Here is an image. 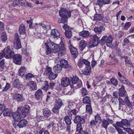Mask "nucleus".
I'll list each match as a JSON object with an SVG mask.
<instances>
[{
  "label": "nucleus",
  "mask_w": 134,
  "mask_h": 134,
  "mask_svg": "<svg viewBox=\"0 0 134 134\" xmlns=\"http://www.w3.org/2000/svg\"><path fill=\"white\" fill-rule=\"evenodd\" d=\"M30 107L28 105L25 106L23 108L22 107H18V111H19L23 118L27 116L29 114Z\"/></svg>",
  "instance_id": "obj_1"
},
{
  "label": "nucleus",
  "mask_w": 134,
  "mask_h": 134,
  "mask_svg": "<svg viewBox=\"0 0 134 134\" xmlns=\"http://www.w3.org/2000/svg\"><path fill=\"white\" fill-rule=\"evenodd\" d=\"M90 37L91 38H93L92 42H90L88 45L90 48L93 47L97 46L99 42V39L96 35H91Z\"/></svg>",
  "instance_id": "obj_2"
},
{
  "label": "nucleus",
  "mask_w": 134,
  "mask_h": 134,
  "mask_svg": "<svg viewBox=\"0 0 134 134\" xmlns=\"http://www.w3.org/2000/svg\"><path fill=\"white\" fill-rule=\"evenodd\" d=\"M113 38L110 35L108 37L107 36H103L100 40V41L103 43V42H106L107 46L110 47L112 46V41Z\"/></svg>",
  "instance_id": "obj_3"
},
{
  "label": "nucleus",
  "mask_w": 134,
  "mask_h": 134,
  "mask_svg": "<svg viewBox=\"0 0 134 134\" xmlns=\"http://www.w3.org/2000/svg\"><path fill=\"white\" fill-rule=\"evenodd\" d=\"M3 53H4V57L6 58L9 59L13 56L14 54V52L13 49H10V47L7 46L6 49H4L3 51Z\"/></svg>",
  "instance_id": "obj_4"
},
{
  "label": "nucleus",
  "mask_w": 134,
  "mask_h": 134,
  "mask_svg": "<svg viewBox=\"0 0 134 134\" xmlns=\"http://www.w3.org/2000/svg\"><path fill=\"white\" fill-rule=\"evenodd\" d=\"M14 38V47L15 49H19L21 47V46L18 34L15 33V34Z\"/></svg>",
  "instance_id": "obj_5"
},
{
  "label": "nucleus",
  "mask_w": 134,
  "mask_h": 134,
  "mask_svg": "<svg viewBox=\"0 0 134 134\" xmlns=\"http://www.w3.org/2000/svg\"><path fill=\"white\" fill-rule=\"evenodd\" d=\"M71 12L66 10L64 8L61 9L59 11V15L61 17H68L70 18L71 16Z\"/></svg>",
  "instance_id": "obj_6"
},
{
  "label": "nucleus",
  "mask_w": 134,
  "mask_h": 134,
  "mask_svg": "<svg viewBox=\"0 0 134 134\" xmlns=\"http://www.w3.org/2000/svg\"><path fill=\"white\" fill-rule=\"evenodd\" d=\"M66 49L63 42H61L60 46H59V49L56 53H57L59 56H62L65 54Z\"/></svg>",
  "instance_id": "obj_7"
},
{
  "label": "nucleus",
  "mask_w": 134,
  "mask_h": 134,
  "mask_svg": "<svg viewBox=\"0 0 134 134\" xmlns=\"http://www.w3.org/2000/svg\"><path fill=\"white\" fill-rule=\"evenodd\" d=\"M60 64L62 68L68 69L71 68V66L68 64V61L64 59H61Z\"/></svg>",
  "instance_id": "obj_8"
},
{
  "label": "nucleus",
  "mask_w": 134,
  "mask_h": 134,
  "mask_svg": "<svg viewBox=\"0 0 134 134\" xmlns=\"http://www.w3.org/2000/svg\"><path fill=\"white\" fill-rule=\"evenodd\" d=\"M13 61L15 64L20 65L21 61V56L19 54H16L13 56Z\"/></svg>",
  "instance_id": "obj_9"
},
{
  "label": "nucleus",
  "mask_w": 134,
  "mask_h": 134,
  "mask_svg": "<svg viewBox=\"0 0 134 134\" xmlns=\"http://www.w3.org/2000/svg\"><path fill=\"white\" fill-rule=\"evenodd\" d=\"M13 98L18 102H22L25 100V98L22 94H16L13 96Z\"/></svg>",
  "instance_id": "obj_10"
},
{
  "label": "nucleus",
  "mask_w": 134,
  "mask_h": 134,
  "mask_svg": "<svg viewBox=\"0 0 134 134\" xmlns=\"http://www.w3.org/2000/svg\"><path fill=\"white\" fill-rule=\"evenodd\" d=\"M72 80L73 84L75 85L77 83V88L81 87L82 83L81 80H79V79L78 77L76 76L73 77L72 79Z\"/></svg>",
  "instance_id": "obj_11"
},
{
  "label": "nucleus",
  "mask_w": 134,
  "mask_h": 134,
  "mask_svg": "<svg viewBox=\"0 0 134 134\" xmlns=\"http://www.w3.org/2000/svg\"><path fill=\"white\" fill-rule=\"evenodd\" d=\"M85 117L83 116L81 117L80 116H77L75 117L74 119V121L76 124L77 123H82V124H83L85 122Z\"/></svg>",
  "instance_id": "obj_12"
},
{
  "label": "nucleus",
  "mask_w": 134,
  "mask_h": 134,
  "mask_svg": "<svg viewBox=\"0 0 134 134\" xmlns=\"http://www.w3.org/2000/svg\"><path fill=\"white\" fill-rule=\"evenodd\" d=\"M60 34L58 30L54 29L52 30L51 34V37L54 39H58L60 38Z\"/></svg>",
  "instance_id": "obj_13"
},
{
  "label": "nucleus",
  "mask_w": 134,
  "mask_h": 134,
  "mask_svg": "<svg viewBox=\"0 0 134 134\" xmlns=\"http://www.w3.org/2000/svg\"><path fill=\"white\" fill-rule=\"evenodd\" d=\"M13 118L16 121H18L19 120L23 118L20 112L18 111V109L17 111L13 114Z\"/></svg>",
  "instance_id": "obj_14"
},
{
  "label": "nucleus",
  "mask_w": 134,
  "mask_h": 134,
  "mask_svg": "<svg viewBox=\"0 0 134 134\" xmlns=\"http://www.w3.org/2000/svg\"><path fill=\"white\" fill-rule=\"evenodd\" d=\"M69 48L71 54L73 55V57H76L78 54V52L76 48L71 45H69Z\"/></svg>",
  "instance_id": "obj_15"
},
{
  "label": "nucleus",
  "mask_w": 134,
  "mask_h": 134,
  "mask_svg": "<svg viewBox=\"0 0 134 134\" xmlns=\"http://www.w3.org/2000/svg\"><path fill=\"white\" fill-rule=\"evenodd\" d=\"M70 84L68 78L64 77L61 79V84L62 86L66 87Z\"/></svg>",
  "instance_id": "obj_16"
},
{
  "label": "nucleus",
  "mask_w": 134,
  "mask_h": 134,
  "mask_svg": "<svg viewBox=\"0 0 134 134\" xmlns=\"http://www.w3.org/2000/svg\"><path fill=\"white\" fill-rule=\"evenodd\" d=\"M27 85L30 87V90H36L37 89L36 84L35 82L33 81H30Z\"/></svg>",
  "instance_id": "obj_17"
},
{
  "label": "nucleus",
  "mask_w": 134,
  "mask_h": 134,
  "mask_svg": "<svg viewBox=\"0 0 134 134\" xmlns=\"http://www.w3.org/2000/svg\"><path fill=\"white\" fill-rule=\"evenodd\" d=\"M14 87L17 88H19L22 86V84L18 79L14 80L13 83Z\"/></svg>",
  "instance_id": "obj_18"
},
{
  "label": "nucleus",
  "mask_w": 134,
  "mask_h": 134,
  "mask_svg": "<svg viewBox=\"0 0 134 134\" xmlns=\"http://www.w3.org/2000/svg\"><path fill=\"white\" fill-rule=\"evenodd\" d=\"M27 121L25 119H22L20 120L17 124V126L19 128H23L26 126V125L27 123Z\"/></svg>",
  "instance_id": "obj_19"
},
{
  "label": "nucleus",
  "mask_w": 134,
  "mask_h": 134,
  "mask_svg": "<svg viewBox=\"0 0 134 134\" xmlns=\"http://www.w3.org/2000/svg\"><path fill=\"white\" fill-rule=\"evenodd\" d=\"M91 71V66H86L85 69L82 71V74L86 75H88Z\"/></svg>",
  "instance_id": "obj_20"
},
{
  "label": "nucleus",
  "mask_w": 134,
  "mask_h": 134,
  "mask_svg": "<svg viewBox=\"0 0 134 134\" xmlns=\"http://www.w3.org/2000/svg\"><path fill=\"white\" fill-rule=\"evenodd\" d=\"M79 35L80 36L85 37L87 38L90 36V33L88 31L84 30L83 31L79 33Z\"/></svg>",
  "instance_id": "obj_21"
},
{
  "label": "nucleus",
  "mask_w": 134,
  "mask_h": 134,
  "mask_svg": "<svg viewBox=\"0 0 134 134\" xmlns=\"http://www.w3.org/2000/svg\"><path fill=\"white\" fill-rule=\"evenodd\" d=\"M43 94L41 90H38L35 94V96L37 99H40L42 97Z\"/></svg>",
  "instance_id": "obj_22"
},
{
  "label": "nucleus",
  "mask_w": 134,
  "mask_h": 134,
  "mask_svg": "<svg viewBox=\"0 0 134 134\" xmlns=\"http://www.w3.org/2000/svg\"><path fill=\"white\" fill-rule=\"evenodd\" d=\"M87 44L86 42L84 40L80 41L79 44V48L81 50H83L86 47Z\"/></svg>",
  "instance_id": "obj_23"
},
{
  "label": "nucleus",
  "mask_w": 134,
  "mask_h": 134,
  "mask_svg": "<svg viewBox=\"0 0 134 134\" xmlns=\"http://www.w3.org/2000/svg\"><path fill=\"white\" fill-rule=\"evenodd\" d=\"M105 30V27L102 26L95 27L94 29V31L97 34H100L102 31H104Z\"/></svg>",
  "instance_id": "obj_24"
},
{
  "label": "nucleus",
  "mask_w": 134,
  "mask_h": 134,
  "mask_svg": "<svg viewBox=\"0 0 134 134\" xmlns=\"http://www.w3.org/2000/svg\"><path fill=\"white\" fill-rule=\"evenodd\" d=\"M62 67L60 64H58L53 68V70L55 72L59 73L61 71Z\"/></svg>",
  "instance_id": "obj_25"
},
{
  "label": "nucleus",
  "mask_w": 134,
  "mask_h": 134,
  "mask_svg": "<svg viewBox=\"0 0 134 134\" xmlns=\"http://www.w3.org/2000/svg\"><path fill=\"white\" fill-rule=\"evenodd\" d=\"M63 103L62 100L58 98L55 102L54 106L56 107L60 108L62 105Z\"/></svg>",
  "instance_id": "obj_26"
},
{
  "label": "nucleus",
  "mask_w": 134,
  "mask_h": 134,
  "mask_svg": "<svg viewBox=\"0 0 134 134\" xmlns=\"http://www.w3.org/2000/svg\"><path fill=\"white\" fill-rule=\"evenodd\" d=\"M120 86L121 87L119 89L120 92L119 96L122 97L124 96L126 93V91L123 85Z\"/></svg>",
  "instance_id": "obj_27"
},
{
  "label": "nucleus",
  "mask_w": 134,
  "mask_h": 134,
  "mask_svg": "<svg viewBox=\"0 0 134 134\" xmlns=\"http://www.w3.org/2000/svg\"><path fill=\"white\" fill-rule=\"evenodd\" d=\"M19 30L20 34H25L26 31L25 25L23 24L21 25L19 27Z\"/></svg>",
  "instance_id": "obj_28"
},
{
  "label": "nucleus",
  "mask_w": 134,
  "mask_h": 134,
  "mask_svg": "<svg viewBox=\"0 0 134 134\" xmlns=\"http://www.w3.org/2000/svg\"><path fill=\"white\" fill-rule=\"evenodd\" d=\"M50 46L52 47L53 51H55L54 52L56 53L57 51L59 49V46L57 44L55 43H54L51 42H50Z\"/></svg>",
  "instance_id": "obj_29"
},
{
  "label": "nucleus",
  "mask_w": 134,
  "mask_h": 134,
  "mask_svg": "<svg viewBox=\"0 0 134 134\" xmlns=\"http://www.w3.org/2000/svg\"><path fill=\"white\" fill-rule=\"evenodd\" d=\"M3 112V115L4 116H13V112L9 109H5Z\"/></svg>",
  "instance_id": "obj_30"
},
{
  "label": "nucleus",
  "mask_w": 134,
  "mask_h": 134,
  "mask_svg": "<svg viewBox=\"0 0 134 134\" xmlns=\"http://www.w3.org/2000/svg\"><path fill=\"white\" fill-rule=\"evenodd\" d=\"M94 20L96 21H99L102 19V15L100 14H96L94 16Z\"/></svg>",
  "instance_id": "obj_31"
},
{
  "label": "nucleus",
  "mask_w": 134,
  "mask_h": 134,
  "mask_svg": "<svg viewBox=\"0 0 134 134\" xmlns=\"http://www.w3.org/2000/svg\"><path fill=\"white\" fill-rule=\"evenodd\" d=\"M119 79L120 81L124 83L125 84H127L129 85H130L131 84V83L127 79L125 78L124 76H122V77L119 78Z\"/></svg>",
  "instance_id": "obj_32"
},
{
  "label": "nucleus",
  "mask_w": 134,
  "mask_h": 134,
  "mask_svg": "<svg viewBox=\"0 0 134 134\" xmlns=\"http://www.w3.org/2000/svg\"><path fill=\"white\" fill-rule=\"evenodd\" d=\"M48 78L50 80L54 79L57 76V74L53 72L49 74Z\"/></svg>",
  "instance_id": "obj_33"
},
{
  "label": "nucleus",
  "mask_w": 134,
  "mask_h": 134,
  "mask_svg": "<svg viewBox=\"0 0 134 134\" xmlns=\"http://www.w3.org/2000/svg\"><path fill=\"white\" fill-rule=\"evenodd\" d=\"M43 114L44 117L48 118L50 116L51 112L48 109H46L44 110Z\"/></svg>",
  "instance_id": "obj_34"
},
{
  "label": "nucleus",
  "mask_w": 134,
  "mask_h": 134,
  "mask_svg": "<svg viewBox=\"0 0 134 134\" xmlns=\"http://www.w3.org/2000/svg\"><path fill=\"white\" fill-rule=\"evenodd\" d=\"M25 71L26 68L24 67H22L19 69L18 71L19 75L21 76H23L24 75Z\"/></svg>",
  "instance_id": "obj_35"
},
{
  "label": "nucleus",
  "mask_w": 134,
  "mask_h": 134,
  "mask_svg": "<svg viewBox=\"0 0 134 134\" xmlns=\"http://www.w3.org/2000/svg\"><path fill=\"white\" fill-rule=\"evenodd\" d=\"M110 0H98L97 3L100 5L101 4H108L110 2Z\"/></svg>",
  "instance_id": "obj_36"
},
{
  "label": "nucleus",
  "mask_w": 134,
  "mask_h": 134,
  "mask_svg": "<svg viewBox=\"0 0 134 134\" xmlns=\"http://www.w3.org/2000/svg\"><path fill=\"white\" fill-rule=\"evenodd\" d=\"M109 125V124L108 122L105 119H103L102 120V126L103 128L105 129L107 128L108 126Z\"/></svg>",
  "instance_id": "obj_37"
},
{
  "label": "nucleus",
  "mask_w": 134,
  "mask_h": 134,
  "mask_svg": "<svg viewBox=\"0 0 134 134\" xmlns=\"http://www.w3.org/2000/svg\"><path fill=\"white\" fill-rule=\"evenodd\" d=\"M68 17H62L60 19H59L58 20V22L60 23H64L67 22Z\"/></svg>",
  "instance_id": "obj_38"
},
{
  "label": "nucleus",
  "mask_w": 134,
  "mask_h": 134,
  "mask_svg": "<svg viewBox=\"0 0 134 134\" xmlns=\"http://www.w3.org/2000/svg\"><path fill=\"white\" fill-rule=\"evenodd\" d=\"M123 126L128 127L130 126V124L128 121L126 119H123L121 121Z\"/></svg>",
  "instance_id": "obj_39"
},
{
  "label": "nucleus",
  "mask_w": 134,
  "mask_h": 134,
  "mask_svg": "<svg viewBox=\"0 0 134 134\" xmlns=\"http://www.w3.org/2000/svg\"><path fill=\"white\" fill-rule=\"evenodd\" d=\"M64 120L65 121L67 125H69L71 124V120L68 115L65 116L64 118Z\"/></svg>",
  "instance_id": "obj_40"
},
{
  "label": "nucleus",
  "mask_w": 134,
  "mask_h": 134,
  "mask_svg": "<svg viewBox=\"0 0 134 134\" xmlns=\"http://www.w3.org/2000/svg\"><path fill=\"white\" fill-rule=\"evenodd\" d=\"M7 39V36L5 32L2 33L1 35V40L3 42H5Z\"/></svg>",
  "instance_id": "obj_41"
},
{
  "label": "nucleus",
  "mask_w": 134,
  "mask_h": 134,
  "mask_svg": "<svg viewBox=\"0 0 134 134\" xmlns=\"http://www.w3.org/2000/svg\"><path fill=\"white\" fill-rule=\"evenodd\" d=\"M86 110L87 112L89 113L90 114H92V110L90 105H87L86 106Z\"/></svg>",
  "instance_id": "obj_42"
},
{
  "label": "nucleus",
  "mask_w": 134,
  "mask_h": 134,
  "mask_svg": "<svg viewBox=\"0 0 134 134\" xmlns=\"http://www.w3.org/2000/svg\"><path fill=\"white\" fill-rule=\"evenodd\" d=\"M83 102L85 104H89L90 102L89 97L88 96H85L83 98Z\"/></svg>",
  "instance_id": "obj_43"
},
{
  "label": "nucleus",
  "mask_w": 134,
  "mask_h": 134,
  "mask_svg": "<svg viewBox=\"0 0 134 134\" xmlns=\"http://www.w3.org/2000/svg\"><path fill=\"white\" fill-rule=\"evenodd\" d=\"M65 34L66 37L68 38H70L72 36V32L71 30L65 31Z\"/></svg>",
  "instance_id": "obj_44"
},
{
  "label": "nucleus",
  "mask_w": 134,
  "mask_h": 134,
  "mask_svg": "<svg viewBox=\"0 0 134 134\" xmlns=\"http://www.w3.org/2000/svg\"><path fill=\"white\" fill-rule=\"evenodd\" d=\"M52 72V68L50 67H48L46 68L44 72V74L46 75H49V74Z\"/></svg>",
  "instance_id": "obj_45"
},
{
  "label": "nucleus",
  "mask_w": 134,
  "mask_h": 134,
  "mask_svg": "<svg viewBox=\"0 0 134 134\" xmlns=\"http://www.w3.org/2000/svg\"><path fill=\"white\" fill-rule=\"evenodd\" d=\"M111 83L115 86H116L118 84V80L114 78H112L110 80Z\"/></svg>",
  "instance_id": "obj_46"
},
{
  "label": "nucleus",
  "mask_w": 134,
  "mask_h": 134,
  "mask_svg": "<svg viewBox=\"0 0 134 134\" xmlns=\"http://www.w3.org/2000/svg\"><path fill=\"white\" fill-rule=\"evenodd\" d=\"M95 120L96 123L100 124L101 122V120L99 115L98 114L95 116Z\"/></svg>",
  "instance_id": "obj_47"
},
{
  "label": "nucleus",
  "mask_w": 134,
  "mask_h": 134,
  "mask_svg": "<svg viewBox=\"0 0 134 134\" xmlns=\"http://www.w3.org/2000/svg\"><path fill=\"white\" fill-rule=\"evenodd\" d=\"M125 61L126 65L128 66L131 67L132 66V64L131 61L128 60L126 57L125 58Z\"/></svg>",
  "instance_id": "obj_48"
},
{
  "label": "nucleus",
  "mask_w": 134,
  "mask_h": 134,
  "mask_svg": "<svg viewBox=\"0 0 134 134\" xmlns=\"http://www.w3.org/2000/svg\"><path fill=\"white\" fill-rule=\"evenodd\" d=\"M44 83V86L43 87L42 89L45 90H47L48 88H49L48 82L47 81H45Z\"/></svg>",
  "instance_id": "obj_49"
},
{
  "label": "nucleus",
  "mask_w": 134,
  "mask_h": 134,
  "mask_svg": "<svg viewBox=\"0 0 134 134\" xmlns=\"http://www.w3.org/2000/svg\"><path fill=\"white\" fill-rule=\"evenodd\" d=\"M5 106L4 105L0 104V116L3 113L4 114V112L5 109Z\"/></svg>",
  "instance_id": "obj_50"
},
{
  "label": "nucleus",
  "mask_w": 134,
  "mask_h": 134,
  "mask_svg": "<svg viewBox=\"0 0 134 134\" xmlns=\"http://www.w3.org/2000/svg\"><path fill=\"white\" fill-rule=\"evenodd\" d=\"M35 75L31 73H28L26 76V80H30L32 77H34Z\"/></svg>",
  "instance_id": "obj_51"
},
{
  "label": "nucleus",
  "mask_w": 134,
  "mask_h": 134,
  "mask_svg": "<svg viewBox=\"0 0 134 134\" xmlns=\"http://www.w3.org/2000/svg\"><path fill=\"white\" fill-rule=\"evenodd\" d=\"M82 123H78L77 125L76 131H80L82 130V129L81 126Z\"/></svg>",
  "instance_id": "obj_52"
},
{
  "label": "nucleus",
  "mask_w": 134,
  "mask_h": 134,
  "mask_svg": "<svg viewBox=\"0 0 134 134\" xmlns=\"http://www.w3.org/2000/svg\"><path fill=\"white\" fill-rule=\"evenodd\" d=\"M119 107H121V105H124L125 103L124 101L122 100V99L121 98H119Z\"/></svg>",
  "instance_id": "obj_53"
},
{
  "label": "nucleus",
  "mask_w": 134,
  "mask_h": 134,
  "mask_svg": "<svg viewBox=\"0 0 134 134\" xmlns=\"http://www.w3.org/2000/svg\"><path fill=\"white\" fill-rule=\"evenodd\" d=\"M81 93L82 96H85L87 94V92L86 88H82L81 90Z\"/></svg>",
  "instance_id": "obj_54"
},
{
  "label": "nucleus",
  "mask_w": 134,
  "mask_h": 134,
  "mask_svg": "<svg viewBox=\"0 0 134 134\" xmlns=\"http://www.w3.org/2000/svg\"><path fill=\"white\" fill-rule=\"evenodd\" d=\"M114 127L118 133V134H122L124 132L122 131V130L120 128L116 126H115Z\"/></svg>",
  "instance_id": "obj_55"
},
{
  "label": "nucleus",
  "mask_w": 134,
  "mask_h": 134,
  "mask_svg": "<svg viewBox=\"0 0 134 134\" xmlns=\"http://www.w3.org/2000/svg\"><path fill=\"white\" fill-rule=\"evenodd\" d=\"M82 58H80L78 62V65L80 68H81L83 66V65Z\"/></svg>",
  "instance_id": "obj_56"
},
{
  "label": "nucleus",
  "mask_w": 134,
  "mask_h": 134,
  "mask_svg": "<svg viewBox=\"0 0 134 134\" xmlns=\"http://www.w3.org/2000/svg\"><path fill=\"white\" fill-rule=\"evenodd\" d=\"M59 109L60 108H58L54 106V107L52 108V111L54 113L58 114L59 113Z\"/></svg>",
  "instance_id": "obj_57"
},
{
  "label": "nucleus",
  "mask_w": 134,
  "mask_h": 134,
  "mask_svg": "<svg viewBox=\"0 0 134 134\" xmlns=\"http://www.w3.org/2000/svg\"><path fill=\"white\" fill-rule=\"evenodd\" d=\"M82 59L83 64H85L86 65V66H90V62L84 59Z\"/></svg>",
  "instance_id": "obj_58"
},
{
  "label": "nucleus",
  "mask_w": 134,
  "mask_h": 134,
  "mask_svg": "<svg viewBox=\"0 0 134 134\" xmlns=\"http://www.w3.org/2000/svg\"><path fill=\"white\" fill-rule=\"evenodd\" d=\"M124 130L128 132L129 134H132L133 132L132 130L129 128H124Z\"/></svg>",
  "instance_id": "obj_59"
},
{
  "label": "nucleus",
  "mask_w": 134,
  "mask_h": 134,
  "mask_svg": "<svg viewBox=\"0 0 134 134\" xmlns=\"http://www.w3.org/2000/svg\"><path fill=\"white\" fill-rule=\"evenodd\" d=\"M51 52V50L48 46H47L46 50V53L47 55L50 54Z\"/></svg>",
  "instance_id": "obj_60"
},
{
  "label": "nucleus",
  "mask_w": 134,
  "mask_h": 134,
  "mask_svg": "<svg viewBox=\"0 0 134 134\" xmlns=\"http://www.w3.org/2000/svg\"><path fill=\"white\" fill-rule=\"evenodd\" d=\"M42 27L44 29L46 30H48L51 29L50 26L48 25H44V26L43 25Z\"/></svg>",
  "instance_id": "obj_61"
},
{
  "label": "nucleus",
  "mask_w": 134,
  "mask_h": 134,
  "mask_svg": "<svg viewBox=\"0 0 134 134\" xmlns=\"http://www.w3.org/2000/svg\"><path fill=\"white\" fill-rule=\"evenodd\" d=\"M55 85V83L53 81L49 83V89H53L54 88V86Z\"/></svg>",
  "instance_id": "obj_62"
},
{
  "label": "nucleus",
  "mask_w": 134,
  "mask_h": 134,
  "mask_svg": "<svg viewBox=\"0 0 134 134\" xmlns=\"http://www.w3.org/2000/svg\"><path fill=\"white\" fill-rule=\"evenodd\" d=\"M131 25L129 22H128L126 23L124 26V28L125 30H127L128 28L130 27Z\"/></svg>",
  "instance_id": "obj_63"
},
{
  "label": "nucleus",
  "mask_w": 134,
  "mask_h": 134,
  "mask_svg": "<svg viewBox=\"0 0 134 134\" xmlns=\"http://www.w3.org/2000/svg\"><path fill=\"white\" fill-rule=\"evenodd\" d=\"M119 93L117 91H115L113 93V98L116 99L118 97V95H119Z\"/></svg>",
  "instance_id": "obj_64"
}]
</instances>
